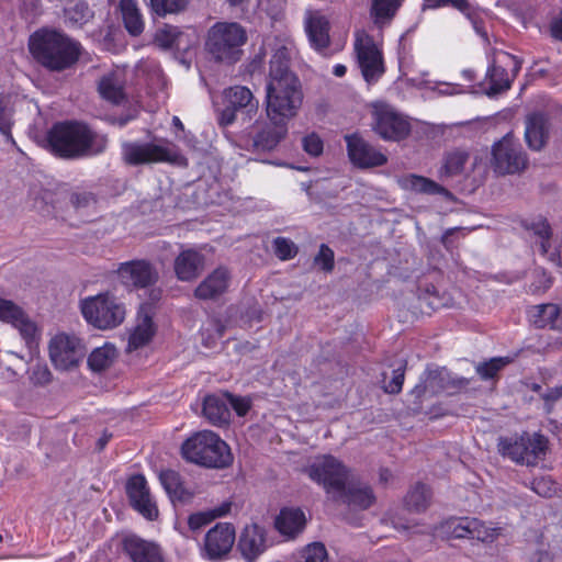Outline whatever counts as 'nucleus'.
Segmentation results:
<instances>
[{
    "label": "nucleus",
    "mask_w": 562,
    "mask_h": 562,
    "mask_svg": "<svg viewBox=\"0 0 562 562\" xmlns=\"http://www.w3.org/2000/svg\"><path fill=\"white\" fill-rule=\"evenodd\" d=\"M49 149L60 157L77 158L100 153L105 139L78 122L55 124L47 134Z\"/></svg>",
    "instance_id": "f257e3e1"
},
{
    "label": "nucleus",
    "mask_w": 562,
    "mask_h": 562,
    "mask_svg": "<svg viewBox=\"0 0 562 562\" xmlns=\"http://www.w3.org/2000/svg\"><path fill=\"white\" fill-rule=\"evenodd\" d=\"M29 48L44 67L63 70L74 65L80 55V45L64 33L43 29L31 35Z\"/></svg>",
    "instance_id": "f03ea898"
},
{
    "label": "nucleus",
    "mask_w": 562,
    "mask_h": 562,
    "mask_svg": "<svg viewBox=\"0 0 562 562\" xmlns=\"http://www.w3.org/2000/svg\"><path fill=\"white\" fill-rule=\"evenodd\" d=\"M303 91L294 74L269 78L266 89V111L271 122H289L297 115Z\"/></svg>",
    "instance_id": "7ed1b4c3"
},
{
    "label": "nucleus",
    "mask_w": 562,
    "mask_h": 562,
    "mask_svg": "<svg viewBox=\"0 0 562 562\" xmlns=\"http://www.w3.org/2000/svg\"><path fill=\"white\" fill-rule=\"evenodd\" d=\"M187 461L213 469H224L233 463L228 445L211 430H202L188 438L181 447Z\"/></svg>",
    "instance_id": "20e7f679"
},
{
    "label": "nucleus",
    "mask_w": 562,
    "mask_h": 562,
    "mask_svg": "<svg viewBox=\"0 0 562 562\" xmlns=\"http://www.w3.org/2000/svg\"><path fill=\"white\" fill-rule=\"evenodd\" d=\"M304 473L333 501L345 496L344 487L352 475L350 469L331 454L312 457L304 467Z\"/></svg>",
    "instance_id": "39448f33"
},
{
    "label": "nucleus",
    "mask_w": 562,
    "mask_h": 562,
    "mask_svg": "<svg viewBox=\"0 0 562 562\" xmlns=\"http://www.w3.org/2000/svg\"><path fill=\"white\" fill-rule=\"evenodd\" d=\"M246 30L236 22H217L207 32L206 50L220 61L235 63L246 43Z\"/></svg>",
    "instance_id": "423d86ee"
},
{
    "label": "nucleus",
    "mask_w": 562,
    "mask_h": 562,
    "mask_svg": "<svg viewBox=\"0 0 562 562\" xmlns=\"http://www.w3.org/2000/svg\"><path fill=\"white\" fill-rule=\"evenodd\" d=\"M80 310L88 324L102 330L117 327L126 316L125 305L109 293L83 299Z\"/></svg>",
    "instance_id": "0eeeda50"
},
{
    "label": "nucleus",
    "mask_w": 562,
    "mask_h": 562,
    "mask_svg": "<svg viewBox=\"0 0 562 562\" xmlns=\"http://www.w3.org/2000/svg\"><path fill=\"white\" fill-rule=\"evenodd\" d=\"M498 451L518 464L536 465L546 456L548 441L540 434L525 432L520 436L501 438Z\"/></svg>",
    "instance_id": "6e6552de"
},
{
    "label": "nucleus",
    "mask_w": 562,
    "mask_h": 562,
    "mask_svg": "<svg viewBox=\"0 0 562 562\" xmlns=\"http://www.w3.org/2000/svg\"><path fill=\"white\" fill-rule=\"evenodd\" d=\"M123 156L131 165L170 162L182 166L187 164L176 145L168 140L126 143L123 145Z\"/></svg>",
    "instance_id": "1a4fd4ad"
},
{
    "label": "nucleus",
    "mask_w": 562,
    "mask_h": 562,
    "mask_svg": "<svg viewBox=\"0 0 562 562\" xmlns=\"http://www.w3.org/2000/svg\"><path fill=\"white\" fill-rule=\"evenodd\" d=\"M48 353L56 370L71 371L83 361L87 346L79 336L60 331L50 338Z\"/></svg>",
    "instance_id": "9d476101"
},
{
    "label": "nucleus",
    "mask_w": 562,
    "mask_h": 562,
    "mask_svg": "<svg viewBox=\"0 0 562 562\" xmlns=\"http://www.w3.org/2000/svg\"><path fill=\"white\" fill-rule=\"evenodd\" d=\"M371 109L372 131L382 139L398 142L409 134V122L391 104L376 101Z\"/></svg>",
    "instance_id": "9b49d317"
},
{
    "label": "nucleus",
    "mask_w": 562,
    "mask_h": 562,
    "mask_svg": "<svg viewBox=\"0 0 562 562\" xmlns=\"http://www.w3.org/2000/svg\"><path fill=\"white\" fill-rule=\"evenodd\" d=\"M353 46L357 63L364 80L368 83L378 81L385 71L381 44L375 42L366 31H357Z\"/></svg>",
    "instance_id": "f8f14e48"
},
{
    "label": "nucleus",
    "mask_w": 562,
    "mask_h": 562,
    "mask_svg": "<svg viewBox=\"0 0 562 562\" xmlns=\"http://www.w3.org/2000/svg\"><path fill=\"white\" fill-rule=\"evenodd\" d=\"M522 61L504 50H494L491 57V65L486 78L488 89L486 94L494 97L510 89L512 83L520 71Z\"/></svg>",
    "instance_id": "ddd939ff"
},
{
    "label": "nucleus",
    "mask_w": 562,
    "mask_h": 562,
    "mask_svg": "<svg viewBox=\"0 0 562 562\" xmlns=\"http://www.w3.org/2000/svg\"><path fill=\"white\" fill-rule=\"evenodd\" d=\"M468 383L467 379L453 376L446 368L428 369L422 376L420 382L412 391V395L417 401L439 394L450 395L465 387Z\"/></svg>",
    "instance_id": "4468645a"
},
{
    "label": "nucleus",
    "mask_w": 562,
    "mask_h": 562,
    "mask_svg": "<svg viewBox=\"0 0 562 562\" xmlns=\"http://www.w3.org/2000/svg\"><path fill=\"white\" fill-rule=\"evenodd\" d=\"M492 165L502 175L517 173L527 166V156L517 138L507 134L492 148Z\"/></svg>",
    "instance_id": "2eb2a0df"
},
{
    "label": "nucleus",
    "mask_w": 562,
    "mask_h": 562,
    "mask_svg": "<svg viewBox=\"0 0 562 562\" xmlns=\"http://www.w3.org/2000/svg\"><path fill=\"white\" fill-rule=\"evenodd\" d=\"M0 321L16 328L30 348L36 345L40 336L38 328L16 303L0 297Z\"/></svg>",
    "instance_id": "dca6fc26"
},
{
    "label": "nucleus",
    "mask_w": 562,
    "mask_h": 562,
    "mask_svg": "<svg viewBox=\"0 0 562 562\" xmlns=\"http://www.w3.org/2000/svg\"><path fill=\"white\" fill-rule=\"evenodd\" d=\"M116 273L120 282L128 290L147 289L158 280L157 270L146 260L123 262Z\"/></svg>",
    "instance_id": "f3484780"
},
{
    "label": "nucleus",
    "mask_w": 562,
    "mask_h": 562,
    "mask_svg": "<svg viewBox=\"0 0 562 562\" xmlns=\"http://www.w3.org/2000/svg\"><path fill=\"white\" fill-rule=\"evenodd\" d=\"M263 49L271 53L269 78L292 74L289 70V63L294 44L289 36L285 34L268 36L263 42Z\"/></svg>",
    "instance_id": "a211bd4d"
},
{
    "label": "nucleus",
    "mask_w": 562,
    "mask_h": 562,
    "mask_svg": "<svg viewBox=\"0 0 562 562\" xmlns=\"http://www.w3.org/2000/svg\"><path fill=\"white\" fill-rule=\"evenodd\" d=\"M126 493L132 507L148 520L158 517V508L150 494L148 483L144 475H133L126 484Z\"/></svg>",
    "instance_id": "6ab92c4d"
},
{
    "label": "nucleus",
    "mask_w": 562,
    "mask_h": 562,
    "mask_svg": "<svg viewBox=\"0 0 562 562\" xmlns=\"http://www.w3.org/2000/svg\"><path fill=\"white\" fill-rule=\"evenodd\" d=\"M346 143L350 161L359 168L379 167L387 161L385 154L357 134L346 136Z\"/></svg>",
    "instance_id": "aec40b11"
},
{
    "label": "nucleus",
    "mask_w": 562,
    "mask_h": 562,
    "mask_svg": "<svg viewBox=\"0 0 562 562\" xmlns=\"http://www.w3.org/2000/svg\"><path fill=\"white\" fill-rule=\"evenodd\" d=\"M155 315V310L153 304L144 303L140 305L135 326L132 328L128 342H127V351H134L139 348H143L147 344H149L153 337L156 334V324L153 321Z\"/></svg>",
    "instance_id": "412c9836"
},
{
    "label": "nucleus",
    "mask_w": 562,
    "mask_h": 562,
    "mask_svg": "<svg viewBox=\"0 0 562 562\" xmlns=\"http://www.w3.org/2000/svg\"><path fill=\"white\" fill-rule=\"evenodd\" d=\"M304 29L311 46L323 53L329 45V21L317 10H307L304 14Z\"/></svg>",
    "instance_id": "4be33fe9"
},
{
    "label": "nucleus",
    "mask_w": 562,
    "mask_h": 562,
    "mask_svg": "<svg viewBox=\"0 0 562 562\" xmlns=\"http://www.w3.org/2000/svg\"><path fill=\"white\" fill-rule=\"evenodd\" d=\"M235 542V530L229 524H217L205 536L204 548L210 559L227 554Z\"/></svg>",
    "instance_id": "5701e85b"
},
{
    "label": "nucleus",
    "mask_w": 562,
    "mask_h": 562,
    "mask_svg": "<svg viewBox=\"0 0 562 562\" xmlns=\"http://www.w3.org/2000/svg\"><path fill=\"white\" fill-rule=\"evenodd\" d=\"M238 548L248 562H255L267 549L265 528L257 524L247 525L240 535Z\"/></svg>",
    "instance_id": "b1692460"
},
{
    "label": "nucleus",
    "mask_w": 562,
    "mask_h": 562,
    "mask_svg": "<svg viewBox=\"0 0 562 562\" xmlns=\"http://www.w3.org/2000/svg\"><path fill=\"white\" fill-rule=\"evenodd\" d=\"M124 550L133 562H165L161 548L157 543L136 536L125 538Z\"/></svg>",
    "instance_id": "393cba45"
},
{
    "label": "nucleus",
    "mask_w": 562,
    "mask_h": 562,
    "mask_svg": "<svg viewBox=\"0 0 562 562\" xmlns=\"http://www.w3.org/2000/svg\"><path fill=\"white\" fill-rule=\"evenodd\" d=\"M229 282V271L224 267H218L196 286L194 296L199 300L215 299L226 292Z\"/></svg>",
    "instance_id": "a878e982"
},
{
    "label": "nucleus",
    "mask_w": 562,
    "mask_h": 562,
    "mask_svg": "<svg viewBox=\"0 0 562 562\" xmlns=\"http://www.w3.org/2000/svg\"><path fill=\"white\" fill-rule=\"evenodd\" d=\"M305 525V514L299 507H284L274 519L276 529L288 539H294L304 530Z\"/></svg>",
    "instance_id": "bb28decb"
},
{
    "label": "nucleus",
    "mask_w": 562,
    "mask_h": 562,
    "mask_svg": "<svg viewBox=\"0 0 562 562\" xmlns=\"http://www.w3.org/2000/svg\"><path fill=\"white\" fill-rule=\"evenodd\" d=\"M204 256L193 249L181 251L175 260V272L180 281H192L203 270Z\"/></svg>",
    "instance_id": "cd10ccee"
},
{
    "label": "nucleus",
    "mask_w": 562,
    "mask_h": 562,
    "mask_svg": "<svg viewBox=\"0 0 562 562\" xmlns=\"http://www.w3.org/2000/svg\"><path fill=\"white\" fill-rule=\"evenodd\" d=\"M549 121L540 113L531 114L526 120L525 138L532 150H540L549 138Z\"/></svg>",
    "instance_id": "c85d7f7f"
},
{
    "label": "nucleus",
    "mask_w": 562,
    "mask_h": 562,
    "mask_svg": "<svg viewBox=\"0 0 562 562\" xmlns=\"http://www.w3.org/2000/svg\"><path fill=\"white\" fill-rule=\"evenodd\" d=\"M345 496L335 497V502L355 506L361 509L370 507L374 502L371 488L361 482H356L351 476L344 487Z\"/></svg>",
    "instance_id": "c756f323"
},
{
    "label": "nucleus",
    "mask_w": 562,
    "mask_h": 562,
    "mask_svg": "<svg viewBox=\"0 0 562 562\" xmlns=\"http://www.w3.org/2000/svg\"><path fill=\"white\" fill-rule=\"evenodd\" d=\"M159 482L171 503H188L193 497V492L184 486L180 474L173 470H162L159 473Z\"/></svg>",
    "instance_id": "7c9ffc66"
},
{
    "label": "nucleus",
    "mask_w": 562,
    "mask_h": 562,
    "mask_svg": "<svg viewBox=\"0 0 562 562\" xmlns=\"http://www.w3.org/2000/svg\"><path fill=\"white\" fill-rule=\"evenodd\" d=\"M530 231L538 238L541 254L547 255L548 258L562 267V236L554 239V248L550 250V226L544 220L533 222L530 226Z\"/></svg>",
    "instance_id": "2f4dec72"
},
{
    "label": "nucleus",
    "mask_w": 562,
    "mask_h": 562,
    "mask_svg": "<svg viewBox=\"0 0 562 562\" xmlns=\"http://www.w3.org/2000/svg\"><path fill=\"white\" fill-rule=\"evenodd\" d=\"M124 83V71L122 69L112 70L100 79L99 93L111 103L119 104L125 98Z\"/></svg>",
    "instance_id": "473e14b6"
},
{
    "label": "nucleus",
    "mask_w": 562,
    "mask_h": 562,
    "mask_svg": "<svg viewBox=\"0 0 562 562\" xmlns=\"http://www.w3.org/2000/svg\"><path fill=\"white\" fill-rule=\"evenodd\" d=\"M286 122H271L259 131L254 137L252 146L256 150L268 151L277 147L288 133Z\"/></svg>",
    "instance_id": "72a5a7b5"
},
{
    "label": "nucleus",
    "mask_w": 562,
    "mask_h": 562,
    "mask_svg": "<svg viewBox=\"0 0 562 562\" xmlns=\"http://www.w3.org/2000/svg\"><path fill=\"white\" fill-rule=\"evenodd\" d=\"M398 187L405 191L423 194H448V190L437 182L417 175H404L396 178Z\"/></svg>",
    "instance_id": "f704fd0d"
},
{
    "label": "nucleus",
    "mask_w": 562,
    "mask_h": 562,
    "mask_svg": "<svg viewBox=\"0 0 562 562\" xmlns=\"http://www.w3.org/2000/svg\"><path fill=\"white\" fill-rule=\"evenodd\" d=\"M203 414L213 425H223L229 420L231 412L225 398L216 395H207L203 402Z\"/></svg>",
    "instance_id": "c9c22d12"
},
{
    "label": "nucleus",
    "mask_w": 562,
    "mask_h": 562,
    "mask_svg": "<svg viewBox=\"0 0 562 562\" xmlns=\"http://www.w3.org/2000/svg\"><path fill=\"white\" fill-rule=\"evenodd\" d=\"M561 315L562 310L552 303L536 305L529 312L530 321L540 328L549 326L558 329Z\"/></svg>",
    "instance_id": "e433bc0d"
},
{
    "label": "nucleus",
    "mask_w": 562,
    "mask_h": 562,
    "mask_svg": "<svg viewBox=\"0 0 562 562\" xmlns=\"http://www.w3.org/2000/svg\"><path fill=\"white\" fill-rule=\"evenodd\" d=\"M224 98L228 105L236 110L245 109L247 113H250L258 109V102L254 99L252 92L243 86H235L225 90Z\"/></svg>",
    "instance_id": "4c0bfd02"
},
{
    "label": "nucleus",
    "mask_w": 562,
    "mask_h": 562,
    "mask_svg": "<svg viewBox=\"0 0 562 562\" xmlns=\"http://www.w3.org/2000/svg\"><path fill=\"white\" fill-rule=\"evenodd\" d=\"M232 509L231 502H223L218 506L191 514L188 518V526L192 531L200 530L202 527L211 524L214 519L221 518L229 514Z\"/></svg>",
    "instance_id": "58836bf2"
},
{
    "label": "nucleus",
    "mask_w": 562,
    "mask_h": 562,
    "mask_svg": "<svg viewBox=\"0 0 562 562\" xmlns=\"http://www.w3.org/2000/svg\"><path fill=\"white\" fill-rule=\"evenodd\" d=\"M120 8L126 30L138 35L144 30V21L135 0H120Z\"/></svg>",
    "instance_id": "ea45409f"
},
{
    "label": "nucleus",
    "mask_w": 562,
    "mask_h": 562,
    "mask_svg": "<svg viewBox=\"0 0 562 562\" xmlns=\"http://www.w3.org/2000/svg\"><path fill=\"white\" fill-rule=\"evenodd\" d=\"M414 66L415 65L412 56L404 49L400 50L398 67L402 76L405 77L407 82L414 87H426L428 85V81L425 79V77L428 75V72L420 71V74L417 75Z\"/></svg>",
    "instance_id": "a19ab883"
},
{
    "label": "nucleus",
    "mask_w": 562,
    "mask_h": 562,
    "mask_svg": "<svg viewBox=\"0 0 562 562\" xmlns=\"http://www.w3.org/2000/svg\"><path fill=\"white\" fill-rule=\"evenodd\" d=\"M525 559L527 562H552L553 555L549 551V546L543 541L542 535L533 533L532 539L527 541L525 548Z\"/></svg>",
    "instance_id": "79ce46f5"
},
{
    "label": "nucleus",
    "mask_w": 562,
    "mask_h": 562,
    "mask_svg": "<svg viewBox=\"0 0 562 562\" xmlns=\"http://www.w3.org/2000/svg\"><path fill=\"white\" fill-rule=\"evenodd\" d=\"M116 356V348L112 344L106 342L91 351L88 357V366L92 371H102L113 363Z\"/></svg>",
    "instance_id": "37998d69"
},
{
    "label": "nucleus",
    "mask_w": 562,
    "mask_h": 562,
    "mask_svg": "<svg viewBox=\"0 0 562 562\" xmlns=\"http://www.w3.org/2000/svg\"><path fill=\"white\" fill-rule=\"evenodd\" d=\"M468 158V153L463 150L457 149L448 153L439 170L440 178L443 179L460 175L464 170Z\"/></svg>",
    "instance_id": "c03bdc74"
},
{
    "label": "nucleus",
    "mask_w": 562,
    "mask_h": 562,
    "mask_svg": "<svg viewBox=\"0 0 562 562\" xmlns=\"http://www.w3.org/2000/svg\"><path fill=\"white\" fill-rule=\"evenodd\" d=\"M475 524V518L462 517L452 518L441 525L442 532L449 538H468L470 539L472 525Z\"/></svg>",
    "instance_id": "a18cd8bd"
},
{
    "label": "nucleus",
    "mask_w": 562,
    "mask_h": 562,
    "mask_svg": "<svg viewBox=\"0 0 562 562\" xmlns=\"http://www.w3.org/2000/svg\"><path fill=\"white\" fill-rule=\"evenodd\" d=\"M400 5L401 0H372L371 12L374 23L383 26L395 15Z\"/></svg>",
    "instance_id": "49530a36"
},
{
    "label": "nucleus",
    "mask_w": 562,
    "mask_h": 562,
    "mask_svg": "<svg viewBox=\"0 0 562 562\" xmlns=\"http://www.w3.org/2000/svg\"><path fill=\"white\" fill-rule=\"evenodd\" d=\"M504 529L494 525H485L475 518L472 525L470 539L479 540L483 543H492L503 535Z\"/></svg>",
    "instance_id": "de8ad7c7"
},
{
    "label": "nucleus",
    "mask_w": 562,
    "mask_h": 562,
    "mask_svg": "<svg viewBox=\"0 0 562 562\" xmlns=\"http://www.w3.org/2000/svg\"><path fill=\"white\" fill-rule=\"evenodd\" d=\"M430 493L424 484L415 485L405 497V505L416 512L424 510L429 503Z\"/></svg>",
    "instance_id": "09e8293b"
},
{
    "label": "nucleus",
    "mask_w": 562,
    "mask_h": 562,
    "mask_svg": "<svg viewBox=\"0 0 562 562\" xmlns=\"http://www.w3.org/2000/svg\"><path fill=\"white\" fill-rule=\"evenodd\" d=\"M530 488L541 497H552L559 492V484L548 475L535 477L530 483Z\"/></svg>",
    "instance_id": "8fccbe9b"
},
{
    "label": "nucleus",
    "mask_w": 562,
    "mask_h": 562,
    "mask_svg": "<svg viewBox=\"0 0 562 562\" xmlns=\"http://www.w3.org/2000/svg\"><path fill=\"white\" fill-rule=\"evenodd\" d=\"M509 362L510 358L508 357L492 358L486 362L479 363L476 372L484 380L492 379Z\"/></svg>",
    "instance_id": "3c124183"
},
{
    "label": "nucleus",
    "mask_w": 562,
    "mask_h": 562,
    "mask_svg": "<svg viewBox=\"0 0 562 562\" xmlns=\"http://www.w3.org/2000/svg\"><path fill=\"white\" fill-rule=\"evenodd\" d=\"M187 3V0H150L151 10L160 16L180 12Z\"/></svg>",
    "instance_id": "603ef678"
},
{
    "label": "nucleus",
    "mask_w": 562,
    "mask_h": 562,
    "mask_svg": "<svg viewBox=\"0 0 562 562\" xmlns=\"http://www.w3.org/2000/svg\"><path fill=\"white\" fill-rule=\"evenodd\" d=\"M303 562H329L328 553L322 542H312L301 550Z\"/></svg>",
    "instance_id": "864d4df0"
},
{
    "label": "nucleus",
    "mask_w": 562,
    "mask_h": 562,
    "mask_svg": "<svg viewBox=\"0 0 562 562\" xmlns=\"http://www.w3.org/2000/svg\"><path fill=\"white\" fill-rule=\"evenodd\" d=\"M12 113L9 109V100L0 95V133L5 137L8 142L14 143L11 134L12 127Z\"/></svg>",
    "instance_id": "5fc2aeb1"
},
{
    "label": "nucleus",
    "mask_w": 562,
    "mask_h": 562,
    "mask_svg": "<svg viewBox=\"0 0 562 562\" xmlns=\"http://www.w3.org/2000/svg\"><path fill=\"white\" fill-rule=\"evenodd\" d=\"M179 35L178 29L170 25H165L157 30L155 34V43L162 48H171L176 45Z\"/></svg>",
    "instance_id": "6e6d98bb"
},
{
    "label": "nucleus",
    "mask_w": 562,
    "mask_h": 562,
    "mask_svg": "<svg viewBox=\"0 0 562 562\" xmlns=\"http://www.w3.org/2000/svg\"><path fill=\"white\" fill-rule=\"evenodd\" d=\"M273 246L277 257L280 258L281 260L291 259L297 252L295 244L292 240L284 237L276 238L273 241Z\"/></svg>",
    "instance_id": "4d7b16f0"
},
{
    "label": "nucleus",
    "mask_w": 562,
    "mask_h": 562,
    "mask_svg": "<svg viewBox=\"0 0 562 562\" xmlns=\"http://www.w3.org/2000/svg\"><path fill=\"white\" fill-rule=\"evenodd\" d=\"M425 4L428 8H438L441 5L451 4L453 8L461 11L468 18L471 16V7L468 0H425Z\"/></svg>",
    "instance_id": "13d9d810"
},
{
    "label": "nucleus",
    "mask_w": 562,
    "mask_h": 562,
    "mask_svg": "<svg viewBox=\"0 0 562 562\" xmlns=\"http://www.w3.org/2000/svg\"><path fill=\"white\" fill-rule=\"evenodd\" d=\"M315 263L325 271H331L334 267V251L328 246L322 245L315 257Z\"/></svg>",
    "instance_id": "bf43d9fd"
},
{
    "label": "nucleus",
    "mask_w": 562,
    "mask_h": 562,
    "mask_svg": "<svg viewBox=\"0 0 562 562\" xmlns=\"http://www.w3.org/2000/svg\"><path fill=\"white\" fill-rule=\"evenodd\" d=\"M323 140L321 137L311 133L303 138V148L311 156H318L323 153Z\"/></svg>",
    "instance_id": "052dcab7"
},
{
    "label": "nucleus",
    "mask_w": 562,
    "mask_h": 562,
    "mask_svg": "<svg viewBox=\"0 0 562 562\" xmlns=\"http://www.w3.org/2000/svg\"><path fill=\"white\" fill-rule=\"evenodd\" d=\"M66 14L69 20L78 23V22H82L89 18L90 10L86 3L78 2L72 8L68 9Z\"/></svg>",
    "instance_id": "680f3d73"
},
{
    "label": "nucleus",
    "mask_w": 562,
    "mask_h": 562,
    "mask_svg": "<svg viewBox=\"0 0 562 562\" xmlns=\"http://www.w3.org/2000/svg\"><path fill=\"white\" fill-rule=\"evenodd\" d=\"M404 382V370L402 367L393 371V376L390 382L384 384V391L390 394H396L402 390Z\"/></svg>",
    "instance_id": "e2e57ef3"
},
{
    "label": "nucleus",
    "mask_w": 562,
    "mask_h": 562,
    "mask_svg": "<svg viewBox=\"0 0 562 562\" xmlns=\"http://www.w3.org/2000/svg\"><path fill=\"white\" fill-rule=\"evenodd\" d=\"M426 88L437 91L441 95H454L464 92L463 87L457 83L438 82L434 87L428 83Z\"/></svg>",
    "instance_id": "0e129e2a"
},
{
    "label": "nucleus",
    "mask_w": 562,
    "mask_h": 562,
    "mask_svg": "<svg viewBox=\"0 0 562 562\" xmlns=\"http://www.w3.org/2000/svg\"><path fill=\"white\" fill-rule=\"evenodd\" d=\"M228 407L232 406L238 416H245L249 408L250 402L245 397H236L233 395H226Z\"/></svg>",
    "instance_id": "69168bd1"
},
{
    "label": "nucleus",
    "mask_w": 562,
    "mask_h": 562,
    "mask_svg": "<svg viewBox=\"0 0 562 562\" xmlns=\"http://www.w3.org/2000/svg\"><path fill=\"white\" fill-rule=\"evenodd\" d=\"M541 396L546 402L547 411L550 412L552 405L562 397V385L549 389Z\"/></svg>",
    "instance_id": "338daca9"
},
{
    "label": "nucleus",
    "mask_w": 562,
    "mask_h": 562,
    "mask_svg": "<svg viewBox=\"0 0 562 562\" xmlns=\"http://www.w3.org/2000/svg\"><path fill=\"white\" fill-rule=\"evenodd\" d=\"M50 371L43 366H36L32 372V379L40 384H45L50 381Z\"/></svg>",
    "instance_id": "774afa93"
}]
</instances>
